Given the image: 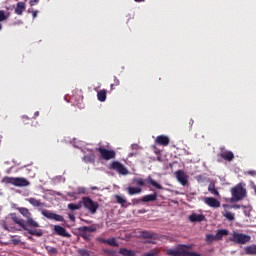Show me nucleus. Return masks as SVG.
Here are the masks:
<instances>
[{"label": "nucleus", "mask_w": 256, "mask_h": 256, "mask_svg": "<svg viewBox=\"0 0 256 256\" xmlns=\"http://www.w3.org/2000/svg\"><path fill=\"white\" fill-rule=\"evenodd\" d=\"M145 182L149 185H152V187H155V189H163V186L157 183V181H155L151 176H148L145 180H143L142 178L134 179V183H136V185H139V187H145Z\"/></svg>", "instance_id": "8"}, {"label": "nucleus", "mask_w": 256, "mask_h": 256, "mask_svg": "<svg viewBox=\"0 0 256 256\" xmlns=\"http://www.w3.org/2000/svg\"><path fill=\"white\" fill-rule=\"evenodd\" d=\"M109 168L112 169V171H116V173H119V175L129 174V170H127V168L119 161H113L110 164Z\"/></svg>", "instance_id": "9"}, {"label": "nucleus", "mask_w": 256, "mask_h": 256, "mask_svg": "<svg viewBox=\"0 0 256 256\" xmlns=\"http://www.w3.org/2000/svg\"><path fill=\"white\" fill-rule=\"evenodd\" d=\"M219 155L222 159H224V161L231 162L233 159H235V154H233L231 151L224 150Z\"/></svg>", "instance_id": "16"}, {"label": "nucleus", "mask_w": 256, "mask_h": 256, "mask_svg": "<svg viewBox=\"0 0 256 256\" xmlns=\"http://www.w3.org/2000/svg\"><path fill=\"white\" fill-rule=\"evenodd\" d=\"M54 233L56 235H59L60 237H67V238L71 237L69 232H67V229H65L64 227H62L60 225L54 226Z\"/></svg>", "instance_id": "14"}, {"label": "nucleus", "mask_w": 256, "mask_h": 256, "mask_svg": "<svg viewBox=\"0 0 256 256\" xmlns=\"http://www.w3.org/2000/svg\"><path fill=\"white\" fill-rule=\"evenodd\" d=\"M97 99L98 101H101V103L107 101V90L102 89L97 92Z\"/></svg>", "instance_id": "25"}, {"label": "nucleus", "mask_w": 256, "mask_h": 256, "mask_svg": "<svg viewBox=\"0 0 256 256\" xmlns=\"http://www.w3.org/2000/svg\"><path fill=\"white\" fill-rule=\"evenodd\" d=\"M28 239H33V237L29 236Z\"/></svg>", "instance_id": "55"}, {"label": "nucleus", "mask_w": 256, "mask_h": 256, "mask_svg": "<svg viewBox=\"0 0 256 256\" xmlns=\"http://www.w3.org/2000/svg\"><path fill=\"white\" fill-rule=\"evenodd\" d=\"M119 85V80L115 79V83L111 84V89H115L114 86Z\"/></svg>", "instance_id": "45"}, {"label": "nucleus", "mask_w": 256, "mask_h": 256, "mask_svg": "<svg viewBox=\"0 0 256 256\" xmlns=\"http://www.w3.org/2000/svg\"><path fill=\"white\" fill-rule=\"evenodd\" d=\"M189 221L191 223H201V221H205V215L193 213L189 216Z\"/></svg>", "instance_id": "17"}, {"label": "nucleus", "mask_w": 256, "mask_h": 256, "mask_svg": "<svg viewBox=\"0 0 256 256\" xmlns=\"http://www.w3.org/2000/svg\"><path fill=\"white\" fill-rule=\"evenodd\" d=\"M80 237H82V239H84V241H91V235H89L87 233L81 232Z\"/></svg>", "instance_id": "40"}, {"label": "nucleus", "mask_w": 256, "mask_h": 256, "mask_svg": "<svg viewBox=\"0 0 256 256\" xmlns=\"http://www.w3.org/2000/svg\"><path fill=\"white\" fill-rule=\"evenodd\" d=\"M114 198L116 199V203H118V205L125 207V203H127L125 198H123L121 195H115Z\"/></svg>", "instance_id": "29"}, {"label": "nucleus", "mask_w": 256, "mask_h": 256, "mask_svg": "<svg viewBox=\"0 0 256 256\" xmlns=\"http://www.w3.org/2000/svg\"><path fill=\"white\" fill-rule=\"evenodd\" d=\"M176 175V179L179 183H181L183 185V187H185V185H187V183H189V180L187 178V174H185V172L183 170H178L175 172Z\"/></svg>", "instance_id": "12"}, {"label": "nucleus", "mask_w": 256, "mask_h": 256, "mask_svg": "<svg viewBox=\"0 0 256 256\" xmlns=\"http://www.w3.org/2000/svg\"><path fill=\"white\" fill-rule=\"evenodd\" d=\"M119 254L123 255V256H135V255H137V253H135V251L129 250L127 248H120L119 249Z\"/></svg>", "instance_id": "26"}, {"label": "nucleus", "mask_w": 256, "mask_h": 256, "mask_svg": "<svg viewBox=\"0 0 256 256\" xmlns=\"http://www.w3.org/2000/svg\"><path fill=\"white\" fill-rule=\"evenodd\" d=\"M68 209H70V211H77L81 209V204L70 203L68 204Z\"/></svg>", "instance_id": "34"}, {"label": "nucleus", "mask_w": 256, "mask_h": 256, "mask_svg": "<svg viewBox=\"0 0 256 256\" xmlns=\"http://www.w3.org/2000/svg\"><path fill=\"white\" fill-rule=\"evenodd\" d=\"M83 159L85 163H95V155H86Z\"/></svg>", "instance_id": "35"}, {"label": "nucleus", "mask_w": 256, "mask_h": 256, "mask_svg": "<svg viewBox=\"0 0 256 256\" xmlns=\"http://www.w3.org/2000/svg\"><path fill=\"white\" fill-rule=\"evenodd\" d=\"M39 3V0H30V5L33 7V5H37Z\"/></svg>", "instance_id": "44"}, {"label": "nucleus", "mask_w": 256, "mask_h": 256, "mask_svg": "<svg viewBox=\"0 0 256 256\" xmlns=\"http://www.w3.org/2000/svg\"><path fill=\"white\" fill-rule=\"evenodd\" d=\"M32 16H33V19H35V17H37V11H33Z\"/></svg>", "instance_id": "50"}, {"label": "nucleus", "mask_w": 256, "mask_h": 256, "mask_svg": "<svg viewBox=\"0 0 256 256\" xmlns=\"http://www.w3.org/2000/svg\"><path fill=\"white\" fill-rule=\"evenodd\" d=\"M156 145H162V147H167L169 145V137L165 135H159L155 139Z\"/></svg>", "instance_id": "15"}, {"label": "nucleus", "mask_w": 256, "mask_h": 256, "mask_svg": "<svg viewBox=\"0 0 256 256\" xmlns=\"http://www.w3.org/2000/svg\"><path fill=\"white\" fill-rule=\"evenodd\" d=\"M68 217H69L70 221L75 222V215H73V214H68Z\"/></svg>", "instance_id": "46"}, {"label": "nucleus", "mask_w": 256, "mask_h": 256, "mask_svg": "<svg viewBox=\"0 0 256 256\" xmlns=\"http://www.w3.org/2000/svg\"><path fill=\"white\" fill-rule=\"evenodd\" d=\"M204 203L213 209H219V207H221V202L214 197L204 198Z\"/></svg>", "instance_id": "11"}, {"label": "nucleus", "mask_w": 256, "mask_h": 256, "mask_svg": "<svg viewBox=\"0 0 256 256\" xmlns=\"http://www.w3.org/2000/svg\"><path fill=\"white\" fill-rule=\"evenodd\" d=\"M78 231L80 233H95V231H97V228L93 226H82L78 228Z\"/></svg>", "instance_id": "23"}, {"label": "nucleus", "mask_w": 256, "mask_h": 256, "mask_svg": "<svg viewBox=\"0 0 256 256\" xmlns=\"http://www.w3.org/2000/svg\"><path fill=\"white\" fill-rule=\"evenodd\" d=\"M245 253L246 255H256V245H250L245 247Z\"/></svg>", "instance_id": "27"}, {"label": "nucleus", "mask_w": 256, "mask_h": 256, "mask_svg": "<svg viewBox=\"0 0 256 256\" xmlns=\"http://www.w3.org/2000/svg\"><path fill=\"white\" fill-rule=\"evenodd\" d=\"M166 255L177 256V248L176 249H173V248L167 249Z\"/></svg>", "instance_id": "39"}, {"label": "nucleus", "mask_w": 256, "mask_h": 256, "mask_svg": "<svg viewBox=\"0 0 256 256\" xmlns=\"http://www.w3.org/2000/svg\"><path fill=\"white\" fill-rule=\"evenodd\" d=\"M135 1V3H143V1H145V0H134Z\"/></svg>", "instance_id": "52"}, {"label": "nucleus", "mask_w": 256, "mask_h": 256, "mask_svg": "<svg viewBox=\"0 0 256 256\" xmlns=\"http://www.w3.org/2000/svg\"><path fill=\"white\" fill-rule=\"evenodd\" d=\"M80 203H82L84 209L90 212L91 215H95V213H97V209H99V202L93 201V199L88 196L83 197Z\"/></svg>", "instance_id": "3"}, {"label": "nucleus", "mask_w": 256, "mask_h": 256, "mask_svg": "<svg viewBox=\"0 0 256 256\" xmlns=\"http://www.w3.org/2000/svg\"><path fill=\"white\" fill-rule=\"evenodd\" d=\"M231 241L237 245H245L251 241V236L239 232H233Z\"/></svg>", "instance_id": "6"}, {"label": "nucleus", "mask_w": 256, "mask_h": 256, "mask_svg": "<svg viewBox=\"0 0 256 256\" xmlns=\"http://www.w3.org/2000/svg\"><path fill=\"white\" fill-rule=\"evenodd\" d=\"M78 253L80 256H91V252L87 249H80Z\"/></svg>", "instance_id": "38"}, {"label": "nucleus", "mask_w": 256, "mask_h": 256, "mask_svg": "<svg viewBox=\"0 0 256 256\" xmlns=\"http://www.w3.org/2000/svg\"><path fill=\"white\" fill-rule=\"evenodd\" d=\"M10 217H11L12 221H14L16 223V225H19V227L24 229V231H28V233L30 235H34L36 237H43V231H41V230H33V229L27 228V225H25L23 219L19 218L17 216V214L11 213Z\"/></svg>", "instance_id": "2"}, {"label": "nucleus", "mask_w": 256, "mask_h": 256, "mask_svg": "<svg viewBox=\"0 0 256 256\" xmlns=\"http://www.w3.org/2000/svg\"><path fill=\"white\" fill-rule=\"evenodd\" d=\"M223 217H225L228 221H235V215L228 210L223 212Z\"/></svg>", "instance_id": "30"}, {"label": "nucleus", "mask_w": 256, "mask_h": 256, "mask_svg": "<svg viewBox=\"0 0 256 256\" xmlns=\"http://www.w3.org/2000/svg\"><path fill=\"white\" fill-rule=\"evenodd\" d=\"M231 203H237V201H243L247 197V189L243 187V184H238L231 189Z\"/></svg>", "instance_id": "1"}, {"label": "nucleus", "mask_w": 256, "mask_h": 256, "mask_svg": "<svg viewBox=\"0 0 256 256\" xmlns=\"http://www.w3.org/2000/svg\"><path fill=\"white\" fill-rule=\"evenodd\" d=\"M96 241H98V243H104L105 245H110L111 247H119V243L115 238L105 239V238L98 237Z\"/></svg>", "instance_id": "13"}, {"label": "nucleus", "mask_w": 256, "mask_h": 256, "mask_svg": "<svg viewBox=\"0 0 256 256\" xmlns=\"http://www.w3.org/2000/svg\"><path fill=\"white\" fill-rule=\"evenodd\" d=\"M142 203H151L153 201H157V192L153 194H147L141 198Z\"/></svg>", "instance_id": "19"}, {"label": "nucleus", "mask_w": 256, "mask_h": 256, "mask_svg": "<svg viewBox=\"0 0 256 256\" xmlns=\"http://www.w3.org/2000/svg\"><path fill=\"white\" fill-rule=\"evenodd\" d=\"M129 205H131V203H128V204H127V207H129Z\"/></svg>", "instance_id": "57"}, {"label": "nucleus", "mask_w": 256, "mask_h": 256, "mask_svg": "<svg viewBox=\"0 0 256 256\" xmlns=\"http://www.w3.org/2000/svg\"><path fill=\"white\" fill-rule=\"evenodd\" d=\"M21 241L19 240V239H13L12 240V243L14 244V245H17L18 243H20Z\"/></svg>", "instance_id": "49"}, {"label": "nucleus", "mask_w": 256, "mask_h": 256, "mask_svg": "<svg viewBox=\"0 0 256 256\" xmlns=\"http://www.w3.org/2000/svg\"><path fill=\"white\" fill-rule=\"evenodd\" d=\"M223 207H227L228 209H241L242 208H245V206H241V205H238V204H234V205H227V204H224Z\"/></svg>", "instance_id": "37"}, {"label": "nucleus", "mask_w": 256, "mask_h": 256, "mask_svg": "<svg viewBox=\"0 0 256 256\" xmlns=\"http://www.w3.org/2000/svg\"><path fill=\"white\" fill-rule=\"evenodd\" d=\"M34 117H39V111H36V112L34 113Z\"/></svg>", "instance_id": "53"}, {"label": "nucleus", "mask_w": 256, "mask_h": 256, "mask_svg": "<svg viewBox=\"0 0 256 256\" xmlns=\"http://www.w3.org/2000/svg\"><path fill=\"white\" fill-rule=\"evenodd\" d=\"M126 191L128 195L133 196V195H139L140 193H142L143 189H141L140 187L130 186L126 188Z\"/></svg>", "instance_id": "20"}, {"label": "nucleus", "mask_w": 256, "mask_h": 256, "mask_svg": "<svg viewBox=\"0 0 256 256\" xmlns=\"http://www.w3.org/2000/svg\"><path fill=\"white\" fill-rule=\"evenodd\" d=\"M6 183L14 185V187H29L31 182L23 177H6Z\"/></svg>", "instance_id": "5"}, {"label": "nucleus", "mask_w": 256, "mask_h": 256, "mask_svg": "<svg viewBox=\"0 0 256 256\" xmlns=\"http://www.w3.org/2000/svg\"><path fill=\"white\" fill-rule=\"evenodd\" d=\"M25 9H27V4H25V2H18L14 9V13L16 15H23V12L25 11Z\"/></svg>", "instance_id": "18"}, {"label": "nucleus", "mask_w": 256, "mask_h": 256, "mask_svg": "<svg viewBox=\"0 0 256 256\" xmlns=\"http://www.w3.org/2000/svg\"><path fill=\"white\" fill-rule=\"evenodd\" d=\"M208 191L212 194L215 195L216 197H219V191L217 190V188H215V184H209L208 186Z\"/></svg>", "instance_id": "28"}, {"label": "nucleus", "mask_w": 256, "mask_h": 256, "mask_svg": "<svg viewBox=\"0 0 256 256\" xmlns=\"http://www.w3.org/2000/svg\"><path fill=\"white\" fill-rule=\"evenodd\" d=\"M141 199H137V198H134L132 199V205H139V203H141Z\"/></svg>", "instance_id": "42"}, {"label": "nucleus", "mask_w": 256, "mask_h": 256, "mask_svg": "<svg viewBox=\"0 0 256 256\" xmlns=\"http://www.w3.org/2000/svg\"><path fill=\"white\" fill-rule=\"evenodd\" d=\"M206 239H207V241H210V242H212V241H217L216 238H215V236H214V235H211V234H207V235H206Z\"/></svg>", "instance_id": "41"}, {"label": "nucleus", "mask_w": 256, "mask_h": 256, "mask_svg": "<svg viewBox=\"0 0 256 256\" xmlns=\"http://www.w3.org/2000/svg\"><path fill=\"white\" fill-rule=\"evenodd\" d=\"M226 235H229V230H227V229L217 230L216 235H215L216 241H221L223 239V237H225Z\"/></svg>", "instance_id": "21"}, {"label": "nucleus", "mask_w": 256, "mask_h": 256, "mask_svg": "<svg viewBox=\"0 0 256 256\" xmlns=\"http://www.w3.org/2000/svg\"><path fill=\"white\" fill-rule=\"evenodd\" d=\"M248 173H249V175H256L255 171H249Z\"/></svg>", "instance_id": "51"}, {"label": "nucleus", "mask_w": 256, "mask_h": 256, "mask_svg": "<svg viewBox=\"0 0 256 256\" xmlns=\"http://www.w3.org/2000/svg\"><path fill=\"white\" fill-rule=\"evenodd\" d=\"M27 201L33 207H45V203L41 202V200H37L35 198H28Z\"/></svg>", "instance_id": "24"}, {"label": "nucleus", "mask_w": 256, "mask_h": 256, "mask_svg": "<svg viewBox=\"0 0 256 256\" xmlns=\"http://www.w3.org/2000/svg\"><path fill=\"white\" fill-rule=\"evenodd\" d=\"M96 151L100 154L101 159H104V161H111V159H115L117 156L115 150H109L101 146L96 148Z\"/></svg>", "instance_id": "7"}, {"label": "nucleus", "mask_w": 256, "mask_h": 256, "mask_svg": "<svg viewBox=\"0 0 256 256\" xmlns=\"http://www.w3.org/2000/svg\"><path fill=\"white\" fill-rule=\"evenodd\" d=\"M157 255H159V249H157V248L152 249L149 252L142 254V256H157Z\"/></svg>", "instance_id": "33"}, {"label": "nucleus", "mask_w": 256, "mask_h": 256, "mask_svg": "<svg viewBox=\"0 0 256 256\" xmlns=\"http://www.w3.org/2000/svg\"><path fill=\"white\" fill-rule=\"evenodd\" d=\"M17 211H19V213H21L25 217L28 227H32L34 229H37V227H39V223L33 219L29 209L25 207H18Z\"/></svg>", "instance_id": "4"}, {"label": "nucleus", "mask_w": 256, "mask_h": 256, "mask_svg": "<svg viewBox=\"0 0 256 256\" xmlns=\"http://www.w3.org/2000/svg\"><path fill=\"white\" fill-rule=\"evenodd\" d=\"M140 213H146V211L145 210H141Z\"/></svg>", "instance_id": "54"}, {"label": "nucleus", "mask_w": 256, "mask_h": 256, "mask_svg": "<svg viewBox=\"0 0 256 256\" xmlns=\"http://www.w3.org/2000/svg\"><path fill=\"white\" fill-rule=\"evenodd\" d=\"M41 214L46 217V219H52L53 221H59V222H64L65 218L62 215L55 214L49 210H42Z\"/></svg>", "instance_id": "10"}, {"label": "nucleus", "mask_w": 256, "mask_h": 256, "mask_svg": "<svg viewBox=\"0 0 256 256\" xmlns=\"http://www.w3.org/2000/svg\"><path fill=\"white\" fill-rule=\"evenodd\" d=\"M3 21H7V16L3 10H0V31L3 30V24H1Z\"/></svg>", "instance_id": "31"}, {"label": "nucleus", "mask_w": 256, "mask_h": 256, "mask_svg": "<svg viewBox=\"0 0 256 256\" xmlns=\"http://www.w3.org/2000/svg\"><path fill=\"white\" fill-rule=\"evenodd\" d=\"M142 237L144 239H155V234L149 231H143L142 232Z\"/></svg>", "instance_id": "32"}, {"label": "nucleus", "mask_w": 256, "mask_h": 256, "mask_svg": "<svg viewBox=\"0 0 256 256\" xmlns=\"http://www.w3.org/2000/svg\"><path fill=\"white\" fill-rule=\"evenodd\" d=\"M251 189H253V191H254V193L256 195V185H255V183L251 184Z\"/></svg>", "instance_id": "48"}, {"label": "nucleus", "mask_w": 256, "mask_h": 256, "mask_svg": "<svg viewBox=\"0 0 256 256\" xmlns=\"http://www.w3.org/2000/svg\"><path fill=\"white\" fill-rule=\"evenodd\" d=\"M187 249H189L187 245L178 246L176 256H187V253L189 252Z\"/></svg>", "instance_id": "22"}, {"label": "nucleus", "mask_w": 256, "mask_h": 256, "mask_svg": "<svg viewBox=\"0 0 256 256\" xmlns=\"http://www.w3.org/2000/svg\"><path fill=\"white\" fill-rule=\"evenodd\" d=\"M23 119H29L28 117H23Z\"/></svg>", "instance_id": "56"}, {"label": "nucleus", "mask_w": 256, "mask_h": 256, "mask_svg": "<svg viewBox=\"0 0 256 256\" xmlns=\"http://www.w3.org/2000/svg\"><path fill=\"white\" fill-rule=\"evenodd\" d=\"M46 251H48V253H50L51 255H57L58 250L55 247L52 246H45Z\"/></svg>", "instance_id": "36"}, {"label": "nucleus", "mask_w": 256, "mask_h": 256, "mask_svg": "<svg viewBox=\"0 0 256 256\" xmlns=\"http://www.w3.org/2000/svg\"><path fill=\"white\" fill-rule=\"evenodd\" d=\"M85 188H78V193L85 194Z\"/></svg>", "instance_id": "47"}, {"label": "nucleus", "mask_w": 256, "mask_h": 256, "mask_svg": "<svg viewBox=\"0 0 256 256\" xmlns=\"http://www.w3.org/2000/svg\"><path fill=\"white\" fill-rule=\"evenodd\" d=\"M187 256H201V255L197 252L188 251Z\"/></svg>", "instance_id": "43"}]
</instances>
